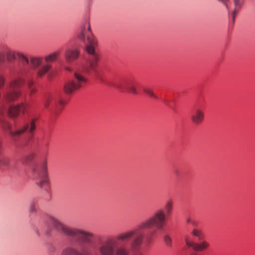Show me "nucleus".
Here are the masks:
<instances>
[{
    "instance_id": "28",
    "label": "nucleus",
    "mask_w": 255,
    "mask_h": 255,
    "mask_svg": "<svg viewBox=\"0 0 255 255\" xmlns=\"http://www.w3.org/2000/svg\"><path fill=\"white\" fill-rule=\"evenodd\" d=\"M78 37L81 40H83L85 38V34L84 31H82L81 33L79 35Z\"/></svg>"
},
{
    "instance_id": "20",
    "label": "nucleus",
    "mask_w": 255,
    "mask_h": 255,
    "mask_svg": "<svg viewBox=\"0 0 255 255\" xmlns=\"http://www.w3.org/2000/svg\"><path fill=\"white\" fill-rule=\"evenodd\" d=\"M163 241L164 245L168 248L171 249L173 247L172 239L170 236L165 235L163 236Z\"/></svg>"
},
{
    "instance_id": "14",
    "label": "nucleus",
    "mask_w": 255,
    "mask_h": 255,
    "mask_svg": "<svg viewBox=\"0 0 255 255\" xmlns=\"http://www.w3.org/2000/svg\"><path fill=\"white\" fill-rule=\"evenodd\" d=\"M43 59L41 57H31L30 58L29 63L33 68L36 69L41 65Z\"/></svg>"
},
{
    "instance_id": "34",
    "label": "nucleus",
    "mask_w": 255,
    "mask_h": 255,
    "mask_svg": "<svg viewBox=\"0 0 255 255\" xmlns=\"http://www.w3.org/2000/svg\"><path fill=\"white\" fill-rule=\"evenodd\" d=\"M164 102L165 103V104L167 105L168 103H169V101L167 100H164Z\"/></svg>"
},
{
    "instance_id": "29",
    "label": "nucleus",
    "mask_w": 255,
    "mask_h": 255,
    "mask_svg": "<svg viewBox=\"0 0 255 255\" xmlns=\"http://www.w3.org/2000/svg\"><path fill=\"white\" fill-rule=\"evenodd\" d=\"M33 156H34V155L33 154H31L27 156V157L28 158L27 160V161L31 160L33 158Z\"/></svg>"
},
{
    "instance_id": "7",
    "label": "nucleus",
    "mask_w": 255,
    "mask_h": 255,
    "mask_svg": "<svg viewBox=\"0 0 255 255\" xmlns=\"http://www.w3.org/2000/svg\"><path fill=\"white\" fill-rule=\"evenodd\" d=\"M35 175L37 177V184L40 187H43L48 184V177L46 160H44L40 165L38 166L34 170Z\"/></svg>"
},
{
    "instance_id": "16",
    "label": "nucleus",
    "mask_w": 255,
    "mask_h": 255,
    "mask_svg": "<svg viewBox=\"0 0 255 255\" xmlns=\"http://www.w3.org/2000/svg\"><path fill=\"white\" fill-rule=\"evenodd\" d=\"M204 117L203 113H193L191 119L194 123L199 124L203 121Z\"/></svg>"
},
{
    "instance_id": "1",
    "label": "nucleus",
    "mask_w": 255,
    "mask_h": 255,
    "mask_svg": "<svg viewBox=\"0 0 255 255\" xmlns=\"http://www.w3.org/2000/svg\"><path fill=\"white\" fill-rule=\"evenodd\" d=\"M88 43L86 46V51L89 54L88 60L82 68L76 70L74 73L73 80L66 83L64 87L65 93L70 94L83 87L87 82V78L85 74L97 73V68L99 57L96 52L95 47L97 41L92 34L87 35Z\"/></svg>"
},
{
    "instance_id": "27",
    "label": "nucleus",
    "mask_w": 255,
    "mask_h": 255,
    "mask_svg": "<svg viewBox=\"0 0 255 255\" xmlns=\"http://www.w3.org/2000/svg\"><path fill=\"white\" fill-rule=\"evenodd\" d=\"M19 113H8V116L12 119H15L18 116Z\"/></svg>"
},
{
    "instance_id": "13",
    "label": "nucleus",
    "mask_w": 255,
    "mask_h": 255,
    "mask_svg": "<svg viewBox=\"0 0 255 255\" xmlns=\"http://www.w3.org/2000/svg\"><path fill=\"white\" fill-rule=\"evenodd\" d=\"M120 88L125 89L128 92H130L133 95H136L137 91L135 86V82L134 80L129 79L126 81L123 85L119 86Z\"/></svg>"
},
{
    "instance_id": "19",
    "label": "nucleus",
    "mask_w": 255,
    "mask_h": 255,
    "mask_svg": "<svg viewBox=\"0 0 255 255\" xmlns=\"http://www.w3.org/2000/svg\"><path fill=\"white\" fill-rule=\"evenodd\" d=\"M173 202L171 200H168L165 205V212L166 214L169 216L173 210Z\"/></svg>"
},
{
    "instance_id": "8",
    "label": "nucleus",
    "mask_w": 255,
    "mask_h": 255,
    "mask_svg": "<svg viewBox=\"0 0 255 255\" xmlns=\"http://www.w3.org/2000/svg\"><path fill=\"white\" fill-rule=\"evenodd\" d=\"M60 54V51H56L49 55H47L45 57V61L46 64L43 65L40 68H39L37 74L38 77H43L49 70L51 68V65L50 62H53L56 60V59L59 56Z\"/></svg>"
},
{
    "instance_id": "22",
    "label": "nucleus",
    "mask_w": 255,
    "mask_h": 255,
    "mask_svg": "<svg viewBox=\"0 0 255 255\" xmlns=\"http://www.w3.org/2000/svg\"><path fill=\"white\" fill-rule=\"evenodd\" d=\"M33 82L32 81L29 80L27 82V85L30 91V94L31 95L35 92V89L33 87Z\"/></svg>"
},
{
    "instance_id": "23",
    "label": "nucleus",
    "mask_w": 255,
    "mask_h": 255,
    "mask_svg": "<svg viewBox=\"0 0 255 255\" xmlns=\"http://www.w3.org/2000/svg\"><path fill=\"white\" fill-rule=\"evenodd\" d=\"M65 102L63 100H59L57 104H56V110L60 111L62 110L63 107L64 106Z\"/></svg>"
},
{
    "instance_id": "4",
    "label": "nucleus",
    "mask_w": 255,
    "mask_h": 255,
    "mask_svg": "<svg viewBox=\"0 0 255 255\" xmlns=\"http://www.w3.org/2000/svg\"><path fill=\"white\" fill-rule=\"evenodd\" d=\"M167 215L162 209L157 210L150 218L145 220L139 224V228L146 230L155 226L156 231L150 233L146 238L147 243H151L153 238L156 235V232L162 230L166 225L167 221Z\"/></svg>"
},
{
    "instance_id": "36",
    "label": "nucleus",
    "mask_w": 255,
    "mask_h": 255,
    "mask_svg": "<svg viewBox=\"0 0 255 255\" xmlns=\"http://www.w3.org/2000/svg\"><path fill=\"white\" fill-rule=\"evenodd\" d=\"M0 164H2V163H0Z\"/></svg>"
},
{
    "instance_id": "18",
    "label": "nucleus",
    "mask_w": 255,
    "mask_h": 255,
    "mask_svg": "<svg viewBox=\"0 0 255 255\" xmlns=\"http://www.w3.org/2000/svg\"><path fill=\"white\" fill-rule=\"evenodd\" d=\"M61 255H82L79 252L73 248H67L63 251Z\"/></svg>"
},
{
    "instance_id": "26",
    "label": "nucleus",
    "mask_w": 255,
    "mask_h": 255,
    "mask_svg": "<svg viewBox=\"0 0 255 255\" xmlns=\"http://www.w3.org/2000/svg\"><path fill=\"white\" fill-rule=\"evenodd\" d=\"M5 49L2 51L0 52V62H3L5 61Z\"/></svg>"
},
{
    "instance_id": "31",
    "label": "nucleus",
    "mask_w": 255,
    "mask_h": 255,
    "mask_svg": "<svg viewBox=\"0 0 255 255\" xmlns=\"http://www.w3.org/2000/svg\"><path fill=\"white\" fill-rule=\"evenodd\" d=\"M30 210L31 212H33L35 210V209H34V206H33L32 205H31Z\"/></svg>"
},
{
    "instance_id": "3",
    "label": "nucleus",
    "mask_w": 255,
    "mask_h": 255,
    "mask_svg": "<svg viewBox=\"0 0 255 255\" xmlns=\"http://www.w3.org/2000/svg\"><path fill=\"white\" fill-rule=\"evenodd\" d=\"M48 223L64 235L76 238L78 241L83 243H91L92 240L94 237V234L92 233L77 228H71L52 217L49 218Z\"/></svg>"
},
{
    "instance_id": "30",
    "label": "nucleus",
    "mask_w": 255,
    "mask_h": 255,
    "mask_svg": "<svg viewBox=\"0 0 255 255\" xmlns=\"http://www.w3.org/2000/svg\"><path fill=\"white\" fill-rule=\"evenodd\" d=\"M219 1H221L222 2L224 3L226 5V6L227 7V5H226V2L229 0H218Z\"/></svg>"
},
{
    "instance_id": "9",
    "label": "nucleus",
    "mask_w": 255,
    "mask_h": 255,
    "mask_svg": "<svg viewBox=\"0 0 255 255\" xmlns=\"http://www.w3.org/2000/svg\"><path fill=\"white\" fill-rule=\"evenodd\" d=\"M35 119H32L30 123V125L28 124L25 125L22 128L15 130L12 131L10 130L9 134L10 136L12 138H17L19 137L22 134H23L25 131L29 129V133L31 134V137L32 138L33 136V132L35 130Z\"/></svg>"
},
{
    "instance_id": "21",
    "label": "nucleus",
    "mask_w": 255,
    "mask_h": 255,
    "mask_svg": "<svg viewBox=\"0 0 255 255\" xmlns=\"http://www.w3.org/2000/svg\"><path fill=\"white\" fill-rule=\"evenodd\" d=\"M143 91L144 93L149 95L150 97L154 100H157L158 97L153 93V91L148 88H143Z\"/></svg>"
},
{
    "instance_id": "12",
    "label": "nucleus",
    "mask_w": 255,
    "mask_h": 255,
    "mask_svg": "<svg viewBox=\"0 0 255 255\" xmlns=\"http://www.w3.org/2000/svg\"><path fill=\"white\" fill-rule=\"evenodd\" d=\"M80 51L77 48H68L65 52L64 57L66 62L72 64L79 57Z\"/></svg>"
},
{
    "instance_id": "10",
    "label": "nucleus",
    "mask_w": 255,
    "mask_h": 255,
    "mask_svg": "<svg viewBox=\"0 0 255 255\" xmlns=\"http://www.w3.org/2000/svg\"><path fill=\"white\" fill-rule=\"evenodd\" d=\"M184 239L187 246L188 248H192L196 252H201L209 247V244L207 241H204L201 243H197L188 235L186 236Z\"/></svg>"
},
{
    "instance_id": "17",
    "label": "nucleus",
    "mask_w": 255,
    "mask_h": 255,
    "mask_svg": "<svg viewBox=\"0 0 255 255\" xmlns=\"http://www.w3.org/2000/svg\"><path fill=\"white\" fill-rule=\"evenodd\" d=\"M191 235L197 237L199 240H203L205 236L203 231L197 228H194L191 232Z\"/></svg>"
},
{
    "instance_id": "24",
    "label": "nucleus",
    "mask_w": 255,
    "mask_h": 255,
    "mask_svg": "<svg viewBox=\"0 0 255 255\" xmlns=\"http://www.w3.org/2000/svg\"><path fill=\"white\" fill-rule=\"evenodd\" d=\"M5 79L4 75L0 74V89H2L5 85Z\"/></svg>"
},
{
    "instance_id": "2",
    "label": "nucleus",
    "mask_w": 255,
    "mask_h": 255,
    "mask_svg": "<svg viewBox=\"0 0 255 255\" xmlns=\"http://www.w3.org/2000/svg\"><path fill=\"white\" fill-rule=\"evenodd\" d=\"M24 83V79L20 76H17L9 82L0 102V112H24L28 110L26 104H12V102L20 96V88Z\"/></svg>"
},
{
    "instance_id": "32",
    "label": "nucleus",
    "mask_w": 255,
    "mask_h": 255,
    "mask_svg": "<svg viewBox=\"0 0 255 255\" xmlns=\"http://www.w3.org/2000/svg\"><path fill=\"white\" fill-rule=\"evenodd\" d=\"M65 69L67 71H71V69L70 67H66Z\"/></svg>"
},
{
    "instance_id": "6",
    "label": "nucleus",
    "mask_w": 255,
    "mask_h": 255,
    "mask_svg": "<svg viewBox=\"0 0 255 255\" xmlns=\"http://www.w3.org/2000/svg\"><path fill=\"white\" fill-rule=\"evenodd\" d=\"M116 241L113 239L108 240L99 249L101 255H129V252L124 247L115 249Z\"/></svg>"
},
{
    "instance_id": "25",
    "label": "nucleus",
    "mask_w": 255,
    "mask_h": 255,
    "mask_svg": "<svg viewBox=\"0 0 255 255\" xmlns=\"http://www.w3.org/2000/svg\"><path fill=\"white\" fill-rule=\"evenodd\" d=\"M187 223L191 224L193 226H197L198 225V222L195 220H193L190 218L187 219Z\"/></svg>"
},
{
    "instance_id": "11",
    "label": "nucleus",
    "mask_w": 255,
    "mask_h": 255,
    "mask_svg": "<svg viewBox=\"0 0 255 255\" xmlns=\"http://www.w3.org/2000/svg\"><path fill=\"white\" fill-rule=\"evenodd\" d=\"M5 52L7 60L8 61L13 60L16 57H18L24 66L27 65L29 64L28 59L22 53L12 50L8 48H5Z\"/></svg>"
},
{
    "instance_id": "35",
    "label": "nucleus",
    "mask_w": 255,
    "mask_h": 255,
    "mask_svg": "<svg viewBox=\"0 0 255 255\" xmlns=\"http://www.w3.org/2000/svg\"><path fill=\"white\" fill-rule=\"evenodd\" d=\"M44 105H45V106L47 107L48 106L47 102H46L44 104Z\"/></svg>"
},
{
    "instance_id": "15",
    "label": "nucleus",
    "mask_w": 255,
    "mask_h": 255,
    "mask_svg": "<svg viewBox=\"0 0 255 255\" xmlns=\"http://www.w3.org/2000/svg\"><path fill=\"white\" fill-rule=\"evenodd\" d=\"M244 3V0H234L235 8L232 13L233 20H235L237 13H238V11L239 10L241 6L243 5Z\"/></svg>"
},
{
    "instance_id": "33",
    "label": "nucleus",
    "mask_w": 255,
    "mask_h": 255,
    "mask_svg": "<svg viewBox=\"0 0 255 255\" xmlns=\"http://www.w3.org/2000/svg\"><path fill=\"white\" fill-rule=\"evenodd\" d=\"M88 30L89 32H91V27H90V26L89 25V24H88Z\"/></svg>"
},
{
    "instance_id": "5",
    "label": "nucleus",
    "mask_w": 255,
    "mask_h": 255,
    "mask_svg": "<svg viewBox=\"0 0 255 255\" xmlns=\"http://www.w3.org/2000/svg\"><path fill=\"white\" fill-rule=\"evenodd\" d=\"M143 229L139 228V224L137 228L121 233L117 235L116 239L120 242H126L130 240L133 237L135 238L132 240L130 245L132 249L139 248L143 244L144 235L142 232Z\"/></svg>"
}]
</instances>
